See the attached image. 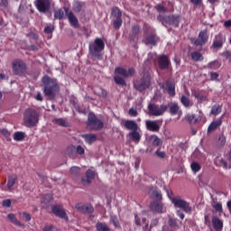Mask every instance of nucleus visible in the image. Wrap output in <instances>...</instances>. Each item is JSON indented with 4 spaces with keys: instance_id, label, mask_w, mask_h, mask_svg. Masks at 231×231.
<instances>
[{
    "instance_id": "f257e3e1",
    "label": "nucleus",
    "mask_w": 231,
    "mask_h": 231,
    "mask_svg": "<svg viewBox=\"0 0 231 231\" xmlns=\"http://www.w3.org/2000/svg\"><path fill=\"white\" fill-rule=\"evenodd\" d=\"M167 196L171 199V203L174 205L175 208H180L186 214H190L192 212V207L185 199L180 197L172 198V190H167Z\"/></svg>"
},
{
    "instance_id": "f03ea898",
    "label": "nucleus",
    "mask_w": 231,
    "mask_h": 231,
    "mask_svg": "<svg viewBox=\"0 0 231 231\" xmlns=\"http://www.w3.org/2000/svg\"><path fill=\"white\" fill-rule=\"evenodd\" d=\"M39 112L33 108H27L23 113V123L26 127H35L39 124Z\"/></svg>"
},
{
    "instance_id": "7ed1b4c3",
    "label": "nucleus",
    "mask_w": 231,
    "mask_h": 231,
    "mask_svg": "<svg viewBox=\"0 0 231 231\" xmlns=\"http://www.w3.org/2000/svg\"><path fill=\"white\" fill-rule=\"evenodd\" d=\"M42 83L44 84V93L46 97H55V91H59V85L57 84V80L52 79L48 76H44L42 78Z\"/></svg>"
},
{
    "instance_id": "20e7f679",
    "label": "nucleus",
    "mask_w": 231,
    "mask_h": 231,
    "mask_svg": "<svg viewBox=\"0 0 231 231\" xmlns=\"http://www.w3.org/2000/svg\"><path fill=\"white\" fill-rule=\"evenodd\" d=\"M104 48H106V44L100 38H97L94 42L88 45L89 53L92 57H100V53L104 51Z\"/></svg>"
},
{
    "instance_id": "39448f33",
    "label": "nucleus",
    "mask_w": 231,
    "mask_h": 231,
    "mask_svg": "<svg viewBox=\"0 0 231 231\" xmlns=\"http://www.w3.org/2000/svg\"><path fill=\"white\" fill-rule=\"evenodd\" d=\"M134 86L137 91H144L149 86H151V75L149 72H144L141 79L136 80Z\"/></svg>"
},
{
    "instance_id": "423d86ee",
    "label": "nucleus",
    "mask_w": 231,
    "mask_h": 231,
    "mask_svg": "<svg viewBox=\"0 0 231 231\" xmlns=\"http://www.w3.org/2000/svg\"><path fill=\"white\" fill-rule=\"evenodd\" d=\"M167 109H169V106L167 105H162L161 106H158L155 104H150L148 106L149 114L152 116H162Z\"/></svg>"
},
{
    "instance_id": "0eeeda50",
    "label": "nucleus",
    "mask_w": 231,
    "mask_h": 231,
    "mask_svg": "<svg viewBox=\"0 0 231 231\" xmlns=\"http://www.w3.org/2000/svg\"><path fill=\"white\" fill-rule=\"evenodd\" d=\"M88 125L90 127V129L98 130L102 129L104 127V123L97 118V116L95 114L90 113L88 114Z\"/></svg>"
},
{
    "instance_id": "6e6552de",
    "label": "nucleus",
    "mask_w": 231,
    "mask_h": 231,
    "mask_svg": "<svg viewBox=\"0 0 231 231\" xmlns=\"http://www.w3.org/2000/svg\"><path fill=\"white\" fill-rule=\"evenodd\" d=\"M191 42L195 46H203L204 44H207V42H208V33L207 32L206 30L201 31L199 33L198 39L191 38Z\"/></svg>"
},
{
    "instance_id": "1a4fd4ad",
    "label": "nucleus",
    "mask_w": 231,
    "mask_h": 231,
    "mask_svg": "<svg viewBox=\"0 0 231 231\" xmlns=\"http://www.w3.org/2000/svg\"><path fill=\"white\" fill-rule=\"evenodd\" d=\"M13 70L15 75H23L26 71V64L23 60H16L12 63Z\"/></svg>"
},
{
    "instance_id": "9d476101",
    "label": "nucleus",
    "mask_w": 231,
    "mask_h": 231,
    "mask_svg": "<svg viewBox=\"0 0 231 231\" xmlns=\"http://www.w3.org/2000/svg\"><path fill=\"white\" fill-rule=\"evenodd\" d=\"M135 71L134 69L131 68L128 70L126 69H124L122 67H116L115 69V75H121V77H124L125 79H127L128 77H133L134 75Z\"/></svg>"
},
{
    "instance_id": "9b49d317",
    "label": "nucleus",
    "mask_w": 231,
    "mask_h": 231,
    "mask_svg": "<svg viewBox=\"0 0 231 231\" xmlns=\"http://www.w3.org/2000/svg\"><path fill=\"white\" fill-rule=\"evenodd\" d=\"M51 5V0H37L36 1V7L39 12L44 14L50 10V6Z\"/></svg>"
},
{
    "instance_id": "f8f14e48",
    "label": "nucleus",
    "mask_w": 231,
    "mask_h": 231,
    "mask_svg": "<svg viewBox=\"0 0 231 231\" xmlns=\"http://www.w3.org/2000/svg\"><path fill=\"white\" fill-rule=\"evenodd\" d=\"M226 42V38L225 37V35L219 33L215 37L212 48H214V50H221L223 48V44H225Z\"/></svg>"
},
{
    "instance_id": "ddd939ff",
    "label": "nucleus",
    "mask_w": 231,
    "mask_h": 231,
    "mask_svg": "<svg viewBox=\"0 0 231 231\" xmlns=\"http://www.w3.org/2000/svg\"><path fill=\"white\" fill-rule=\"evenodd\" d=\"M158 64L161 69H169V66H171V60L166 55H161L158 57Z\"/></svg>"
},
{
    "instance_id": "4468645a",
    "label": "nucleus",
    "mask_w": 231,
    "mask_h": 231,
    "mask_svg": "<svg viewBox=\"0 0 231 231\" xmlns=\"http://www.w3.org/2000/svg\"><path fill=\"white\" fill-rule=\"evenodd\" d=\"M162 89L164 91H167L170 97H175L176 96V85L174 84V81L168 80L166 82V88L162 85Z\"/></svg>"
},
{
    "instance_id": "2eb2a0df",
    "label": "nucleus",
    "mask_w": 231,
    "mask_h": 231,
    "mask_svg": "<svg viewBox=\"0 0 231 231\" xmlns=\"http://www.w3.org/2000/svg\"><path fill=\"white\" fill-rule=\"evenodd\" d=\"M64 10H65V14L69 19V23H70L71 26H74V28H79V20L77 19L75 14H73V13L71 11H69V9H68V7H65Z\"/></svg>"
},
{
    "instance_id": "dca6fc26",
    "label": "nucleus",
    "mask_w": 231,
    "mask_h": 231,
    "mask_svg": "<svg viewBox=\"0 0 231 231\" xmlns=\"http://www.w3.org/2000/svg\"><path fill=\"white\" fill-rule=\"evenodd\" d=\"M150 209L152 212H155L157 214H163L165 212V208L163 207V203L153 201L150 205Z\"/></svg>"
},
{
    "instance_id": "f3484780",
    "label": "nucleus",
    "mask_w": 231,
    "mask_h": 231,
    "mask_svg": "<svg viewBox=\"0 0 231 231\" xmlns=\"http://www.w3.org/2000/svg\"><path fill=\"white\" fill-rule=\"evenodd\" d=\"M146 129L152 131V133H158L160 131V125L158 121L146 120L145 121Z\"/></svg>"
},
{
    "instance_id": "a211bd4d",
    "label": "nucleus",
    "mask_w": 231,
    "mask_h": 231,
    "mask_svg": "<svg viewBox=\"0 0 231 231\" xmlns=\"http://www.w3.org/2000/svg\"><path fill=\"white\" fill-rule=\"evenodd\" d=\"M185 120H187L190 125H196V124H199L201 122V116L194 114H188L185 116Z\"/></svg>"
},
{
    "instance_id": "6ab92c4d",
    "label": "nucleus",
    "mask_w": 231,
    "mask_h": 231,
    "mask_svg": "<svg viewBox=\"0 0 231 231\" xmlns=\"http://www.w3.org/2000/svg\"><path fill=\"white\" fill-rule=\"evenodd\" d=\"M76 208L79 210V212H83L84 214H92L94 212L93 206L91 205H84V204H77Z\"/></svg>"
},
{
    "instance_id": "aec40b11",
    "label": "nucleus",
    "mask_w": 231,
    "mask_h": 231,
    "mask_svg": "<svg viewBox=\"0 0 231 231\" xmlns=\"http://www.w3.org/2000/svg\"><path fill=\"white\" fill-rule=\"evenodd\" d=\"M52 212L55 216H58V217H61V219H66V221H68V216L64 209L60 208V206H53Z\"/></svg>"
},
{
    "instance_id": "412c9836",
    "label": "nucleus",
    "mask_w": 231,
    "mask_h": 231,
    "mask_svg": "<svg viewBox=\"0 0 231 231\" xmlns=\"http://www.w3.org/2000/svg\"><path fill=\"white\" fill-rule=\"evenodd\" d=\"M86 178L87 179H82L81 183L82 185H89L93 179L95 178V171L93 170H88L86 172Z\"/></svg>"
},
{
    "instance_id": "4be33fe9",
    "label": "nucleus",
    "mask_w": 231,
    "mask_h": 231,
    "mask_svg": "<svg viewBox=\"0 0 231 231\" xmlns=\"http://www.w3.org/2000/svg\"><path fill=\"white\" fill-rule=\"evenodd\" d=\"M167 106L170 109L171 115H179V116H181V110H180L178 103H171Z\"/></svg>"
},
{
    "instance_id": "5701e85b",
    "label": "nucleus",
    "mask_w": 231,
    "mask_h": 231,
    "mask_svg": "<svg viewBox=\"0 0 231 231\" xmlns=\"http://www.w3.org/2000/svg\"><path fill=\"white\" fill-rule=\"evenodd\" d=\"M222 124H223V120L221 118H218L216 121H213L208 128V133H213V131H216V129H217V127H220Z\"/></svg>"
},
{
    "instance_id": "b1692460",
    "label": "nucleus",
    "mask_w": 231,
    "mask_h": 231,
    "mask_svg": "<svg viewBox=\"0 0 231 231\" xmlns=\"http://www.w3.org/2000/svg\"><path fill=\"white\" fill-rule=\"evenodd\" d=\"M15 183H17V176H10L7 180V190H9V192H14V185H15Z\"/></svg>"
},
{
    "instance_id": "393cba45",
    "label": "nucleus",
    "mask_w": 231,
    "mask_h": 231,
    "mask_svg": "<svg viewBox=\"0 0 231 231\" xmlns=\"http://www.w3.org/2000/svg\"><path fill=\"white\" fill-rule=\"evenodd\" d=\"M148 194L151 198H153V199H158L159 201L162 200V192L156 188H150Z\"/></svg>"
},
{
    "instance_id": "a878e982",
    "label": "nucleus",
    "mask_w": 231,
    "mask_h": 231,
    "mask_svg": "<svg viewBox=\"0 0 231 231\" xmlns=\"http://www.w3.org/2000/svg\"><path fill=\"white\" fill-rule=\"evenodd\" d=\"M128 136H131L132 142H134L135 143H138L140 140H142V134H140L138 130L129 132Z\"/></svg>"
},
{
    "instance_id": "bb28decb",
    "label": "nucleus",
    "mask_w": 231,
    "mask_h": 231,
    "mask_svg": "<svg viewBox=\"0 0 231 231\" xmlns=\"http://www.w3.org/2000/svg\"><path fill=\"white\" fill-rule=\"evenodd\" d=\"M212 225L216 231L223 230V221H221V219L218 217H214L212 218Z\"/></svg>"
},
{
    "instance_id": "cd10ccee",
    "label": "nucleus",
    "mask_w": 231,
    "mask_h": 231,
    "mask_svg": "<svg viewBox=\"0 0 231 231\" xmlns=\"http://www.w3.org/2000/svg\"><path fill=\"white\" fill-rule=\"evenodd\" d=\"M125 127L130 131H138V124L133 120H127L125 122Z\"/></svg>"
},
{
    "instance_id": "c85d7f7f",
    "label": "nucleus",
    "mask_w": 231,
    "mask_h": 231,
    "mask_svg": "<svg viewBox=\"0 0 231 231\" xmlns=\"http://www.w3.org/2000/svg\"><path fill=\"white\" fill-rule=\"evenodd\" d=\"M81 138H84L85 142L87 143H93L95 142H97V135L93 134H82Z\"/></svg>"
},
{
    "instance_id": "c756f323",
    "label": "nucleus",
    "mask_w": 231,
    "mask_h": 231,
    "mask_svg": "<svg viewBox=\"0 0 231 231\" xmlns=\"http://www.w3.org/2000/svg\"><path fill=\"white\" fill-rule=\"evenodd\" d=\"M158 39L156 38V35L151 34L146 37V39L143 40L144 44H152V46L156 45V42Z\"/></svg>"
},
{
    "instance_id": "7c9ffc66",
    "label": "nucleus",
    "mask_w": 231,
    "mask_h": 231,
    "mask_svg": "<svg viewBox=\"0 0 231 231\" xmlns=\"http://www.w3.org/2000/svg\"><path fill=\"white\" fill-rule=\"evenodd\" d=\"M180 102L182 106H184V107H192V106H194L192 101H190V99L187 96H181Z\"/></svg>"
},
{
    "instance_id": "2f4dec72",
    "label": "nucleus",
    "mask_w": 231,
    "mask_h": 231,
    "mask_svg": "<svg viewBox=\"0 0 231 231\" xmlns=\"http://www.w3.org/2000/svg\"><path fill=\"white\" fill-rule=\"evenodd\" d=\"M96 228L97 231H111L109 226L104 222H97L96 224Z\"/></svg>"
},
{
    "instance_id": "473e14b6",
    "label": "nucleus",
    "mask_w": 231,
    "mask_h": 231,
    "mask_svg": "<svg viewBox=\"0 0 231 231\" xmlns=\"http://www.w3.org/2000/svg\"><path fill=\"white\" fill-rule=\"evenodd\" d=\"M190 57L195 62H201L203 60V54L199 51L191 52Z\"/></svg>"
},
{
    "instance_id": "72a5a7b5",
    "label": "nucleus",
    "mask_w": 231,
    "mask_h": 231,
    "mask_svg": "<svg viewBox=\"0 0 231 231\" xmlns=\"http://www.w3.org/2000/svg\"><path fill=\"white\" fill-rule=\"evenodd\" d=\"M166 21L170 23V24H174V26H178V24H180V16H168L166 18Z\"/></svg>"
},
{
    "instance_id": "f704fd0d",
    "label": "nucleus",
    "mask_w": 231,
    "mask_h": 231,
    "mask_svg": "<svg viewBox=\"0 0 231 231\" xmlns=\"http://www.w3.org/2000/svg\"><path fill=\"white\" fill-rule=\"evenodd\" d=\"M67 154L69 156V158H77V152L75 151V146L74 145H70L67 148L66 151Z\"/></svg>"
},
{
    "instance_id": "c9c22d12",
    "label": "nucleus",
    "mask_w": 231,
    "mask_h": 231,
    "mask_svg": "<svg viewBox=\"0 0 231 231\" xmlns=\"http://www.w3.org/2000/svg\"><path fill=\"white\" fill-rule=\"evenodd\" d=\"M208 69H219L221 68V63L217 60L211 61L207 66Z\"/></svg>"
},
{
    "instance_id": "e433bc0d",
    "label": "nucleus",
    "mask_w": 231,
    "mask_h": 231,
    "mask_svg": "<svg viewBox=\"0 0 231 231\" xmlns=\"http://www.w3.org/2000/svg\"><path fill=\"white\" fill-rule=\"evenodd\" d=\"M52 199L53 196H51V194H46L42 198V205H45V207H47Z\"/></svg>"
},
{
    "instance_id": "4c0bfd02",
    "label": "nucleus",
    "mask_w": 231,
    "mask_h": 231,
    "mask_svg": "<svg viewBox=\"0 0 231 231\" xmlns=\"http://www.w3.org/2000/svg\"><path fill=\"white\" fill-rule=\"evenodd\" d=\"M190 169H191L192 172H194V174H196V173L199 172V171H201V164H199L196 162H193L190 164Z\"/></svg>"
},
{
    "instance_id": "58836bf2",
    "label": "nucleus",
    "mask_w": 231,
    "mask_h": 231,
    "mask_svg": "<svg viewBox=\"0 0 231 231\" xmlns=\"http://www.w3.org/2000/svg\"><path fill=\"white\" fill-rule=\"evenodd\" d=\"M7 217L9 220H11V222L14 223V225H16V226H24V225H23L21 222H19V220H17V218L15 217V215L9 214Z\"/></svg>"
},
{
    "instance_id": "ea45409f",
    "label": "nucleus",
    "mask_w": 231,
    "mask_h": 231,
    "mask_svg": "<svg viewBox=\"0 0 231 231\" xmlns=\"http://www.w3.org/2000/svg\"><path fill=\"white\" fill-rule=\"evenodd\" d=\"M113 17H116V19H121L122 18V11L118 9V7H113L111 12Z\"/></svg>"
},
{
    "instance_id": "a19ab883",
    "label": "nucleus",
    "mask_w": 231,
    "mask_h": 231,
    "mask_svg": "<svg viewBox=\"0 0 231 231\" xmlns=\"http://www.w3.org/2000/svg\"><path fill=\"white\" fill-rule=\"evenodd\" d=\"M222 109H223L222 106H219V105L214 106L211 108V115L217 116V115H219L221 113Z\"/></svg>"
},
{
    "instance_id": "79ce46f5",
    "label": "nucleus",
    "mask_w": 231,
    "mask_h": 231,
    "mask_svg": "<svg viewBox=\"0 0 231 231\" xmlns=\"http://www.w3.org/2000/svg\"><path fill=\"white\" fill-rule=\"evenodd\" d=\"M192 95H193V97H195V98H197V100H199L200 102H203V100H207V97H205V96L201 95V92H199L198 90H193Z\"/></svg>"
},
{
    "instance_id": "37998d69",
    "label": "nucleus",
    "mask_w": 231,
    "mask_h": 231,
    "mask_svg": "<svg viewBox=\"0 0 231 231\" xmlns=\"http://www.w3.org/2000/svg\"><path fill=\"white\" fill-rule=\"evenodd\" d=\"M132 33H133V34L130 35V39H131L132 41H134V39H135L137 33H140V26H138V25H134V26L132 27Z\"/></svg>"
},
{
    "instance_id": "c03bdc74",
    "label": "nucleus",
    "mask_w": 231,
    "mask_h": 231,
    "mask_svg": "<svg viewBox=\"0 0 231 231\" xmlns=\"http://www.w3.org/2000/svg\"><path fill=\"white\" fill-rule=\"evenodd\" d=\"M14 140H15V142H23V140H24V133L23 132L14 133Z\"/></svg>"
},
{
    "instance_id": "a18cd8bd",
    "label": "nucleus",
    "mask_w": 231,
    "mask_h": 231,
    "mask_svg": "<svg viewBox=\"0 0 231 231\" xmlns=\"http://www.w3.org/2000/svg\"><path fill=\"white\" fill-rule=\"evenodd\" d=\"M116 84L118 86H125V79H124L122 77L116 75L114 77Z\"/></svg>"
},
{
    "instance_id": "49530a36",
    "label": "nucleus",
    "mask_w": 231,
    "mask_h": 231,
    "mask_svg": "<svg viewBox=\"0 0 231 231\" xmlns=\"http://www.w3.org/2000/svg\"><path fill=\"white\" fill-rule=\"evenodd\" d=\"M54 17L55 19H64V11L61 10V9H57L55 12H54Z\"/></svg>"
},
{
    "instance_id": "de8ad7c7",
    "label": "nucleus",
    "mask_w": 231,
    "mask_h": 231,
    "mask_svg": "<svg viewBox=\"0 0 231 231\" xmlns=\"http://www.w3.org/2000/svg\"><path fill=\"white\" fill-rule=\"evenodd\" d=\"M110 222L113 223L116 228H118V226H120V222H118V218L116 216L110 217Z\"/></svg>"
},
{
    "instance_id": "09e8293b",
    "label": "nucleus",
    "mask_w": 231,
    "mask_h": 231,
    "mask_svg": "<svg viewBox=\"0 0 231 231\" xmlns=\"http://www.w3.org/2000/svg\"><path fill=\"white\" fill-rule=\"evenodd\" d=\"M54 122L59 125H61L62 127H66L68 125V123L66 122V120L62 118L54 119Z\"/></svg>"
},
{
    "instance_id": "8fccbe9b",
    "label": "nucleus",
    "mask_w": 231,
    "mask_h": 231,
    "mask_svg": "<svg viewBox=\"0 0 231 231\" xmlns=\"http://www.w3.org/2000/svg\"><path fill=\"white\" fill-rule=\"evenodd\" d=\"M151 140L153 145H160L162 143V141L156 135H152Z\"/></svg>"
},
{
    "instance_id": "3c124183",
    "label": "nucleus",
    "mask_w": 231,
    "mask_h": 231,
    "mask_svg": "<svg viewBox=\"0 0 231 231\" xmlns=\"http://www.w3.org/2000/svg\"><path fill=\"white\" fill-rule=\"evenodd\" d=\"M120 26H122V18H116V20L114 21V28H116V30L120 29Z\"/></svg>"
},
{
    "instance_id": "603ef678",
    "label": "nucleus",
    "mask_w": 231,
    "mask_h": 231,
    "mask_svg": "<svg viewBox=\"0 0 231 231\" xmlns=\"http://www.w3.org/2000/svg\"><path fill=\"white\" fill-rule=\"evenodd\" d=\"M74 12H80L82 10V4L80 2H75L73 5Z\"/></svg>"
},
{
    "instance_id": "864d4df0",
    "label": "nucleus",
    "mask_w": 231,
    "mask_h": 231,
    "mask_svg": "<svg viewBox=\"0 0 231 231\" xmlns=\"http://www.w3.org/2000/svg\"><path fill=\"white\" fill-rule=\"evenodd\" d=\"M212 207L217 212H223V206L221 203H213Z\"/></svg>"
},
{
    "instance_id": "5fc2aeb1",
    "label": "nucleus",
    "mask_w": 231,
    "mask_h": 231,
    "mask_svg": "<svg viewBox=\"0 0 231 231\" xmlns=\"http://www.w3.org/2000/svg\"><path fill=\"white\" fill-rule=\"evenodd\" d=\"M75 152H76V154L82 156V154H84L85 152V150L82 146L78 145V146H75Z\"/></svg>"
},
{
    "instance_id": "6e6d98bb",
    "label": "nucleus",
    "mask_w": 231,
    "mask_h": 231,
    "mask_svg": "<svg viewBox=\"0 0 231 231\" xmlns=\"http://www.w3.org/2000/svg\"><path fill=\"white\" fill-rule=\"evenodd\" d=\"M157 12H160L161 14H165V12H167V8L165 6H163L162 5H157L155 6Z\"/></svg>"
},
{
    "instance_id": "4d7b16f0",
    "label": "nucleus",
    "mask_w": 231,
    "mask_h": 231,
    "mask_svg": "<svg viewBox=\"0 0 231 231\" xmlns=\"http://www.w3.org/2000/svg\"><path fill=\"white\" fill-rule=\"evenodd\" d=\"M55 30V27L52 24H49L44 28L45 33H52V32Z\"/></svg>"
},
{
    "instance_id": "13d9d810",
    "label": "nucleus",
    "mask_w": 231,
    "mask_h": 231,
    "mask_svg": "<svg viewBox=\"0 0 231 231\" xmlns=\"http://www.w3.org/2000/svg\"><path fill=\"white\" fill-rule=\"evenodd\" d=\"M177 223H178V220L176 218H170L169 219V225L172 228L176 227Z\"/></svg>"
},
{
    "instance_id": "bf43d9fd",
    "label": "nucleus",
    "mask_w": 231,
    "mask_h": 231,
    "mask_svg": "<svg viewBox=\"0 0 231 231\" xmlns=\"http://www.w3.org/2000/svg\"><path fill=\"white\" fill-rule=\"evenodd\" d=\"M22 217H23L25 219V221H30L32 219V215L26 213V212H23L21 213Z\"/></svg>"
},
{
    "instance_id": "052dcab7",
    "label": "nucleus",
    "mask_w": 231,
    "mask_h": 231,
    "mask_svg": "<svg viewBox=\"0 0 231 231\" xmlns=\"http://www.w3.org/2000/svg\"><path fill=\"white\" fill-rule=\"evenodd\" d=\"M70 172L72 174H79V172H80V168L77 166H73L70 168Z\"/></svg>"
},
{
    "instance_id": "680f3d73",
    "label": "nucleus",
    "mask_w": 231,
    "mask_h": 231,
    "mask_svg": "<svg viewBox=\"0 0 231 231\" xmlns=\"http://www.w3.org/2000/svg\"><path fill=\"white\" fill-rule=\"evenodd\" d=\"M1 134H3V136H5L7 140H10V132H8V130L2 129Z\"/></svg>"
},
{
    "instance_id": "e2e57ef3",
    "label": "nucleus",
    "mask_w": 231,
    "mask_h": 231,
    "mask_svg": "<svg viewBox=\"0 0 231 231\" xmlns=\"http://www.w3.org/2000/svg\"><path fill=\"white\" fill-rule=\"evenodd\" d=\"M128 115H130V116H137L138 111H136V109L134 108H130L128 111Z\"/></svg>"
},
{
    "instance_id": "0e129e2a",
    "label": "nucleus",
    "mask_w": 231,
    "mask_h": 231,
    "mask_svg": "<svg viewBox=\"0 0 231 231\" xmlns=\"http://www.w3.org/2000/svg\"><path fill=\"white\" fill-rule=\"evenodd\" d=\"M11 205H12V200L10 199H5L3 201V207H5V208H10Z\"/></svg>"
},
{
    "instance_id": "69168bd1",
    "label": "nucleus",
    "mask_w": 231,
    "mask_h": 231,
    "mask_svg": "<svg viewBox=\"0 0 231 231\" xmlns=\"http://www.w3.org/2000/svg\"><path fill=\"white\" fill-rule=\"evenodd\" d=\"M218 141L220 142L221 145H225V143L226 142V137H225L223 134H221L218 137Z\"/></svg>"
},
{
    "instance_id": "338daca9",
    "label": "nucleus",
    "mask_w": 231,
    "mask_h": 231,
    "mask_svg": "<svg viewBox=\"0 0 231 231\" xmlns=\"http://www.w3.org/2000/svg\"><path fill=\"white\" fill-rule=\"evenodd\" d=\"M155 154H157V156H159V158H165V152L156 151Z\"/></svg>"
},
{
    "instance_id": "774afa93",
    "label": "nucleus",
    "mask_w": 231,
    "mask_h": 231,
    "mask_svg": "<svg viewBox=\"0 0 231 231\" xmlns=\"http://www.w3.org/2000/svg\"><path fill=\"white\" fill-rule=\"evenodd\" d=\"M194 6H201V0H190Z\"/></svg>"
}]
</instances>
